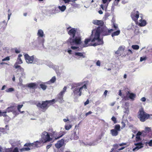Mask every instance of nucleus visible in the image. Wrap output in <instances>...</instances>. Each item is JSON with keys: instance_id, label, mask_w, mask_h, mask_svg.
<instances>
[{"instance_id": "4d7b16f0", "label": "nucleus", "mask_w": 152, "mask_h": 152, "mask_svg": "<svg viewBox=\"0 0 152 152\" xmlns=\"http://www.w3.org/2000/svg\"><path fill=\"white\" fill-rule=\"evenodd\" d=\"M107 92H108V91L106 90H105L104 92V95L105 97H106V96Z\"/></svg>"}, {"instance_id": "052dcab7", "label": "nucleus", "mask_w": 152, "mask_h": 152, "mask_svg": "<svg viewBox=\"0 0 152 152\" xmlns=\"http://www.w3.org/2000/svg\"><path fill=\"white\" fill-rule=\"evenodd\" d=\"M126 145V143H122L119 144V146H121L123 145Z\"/></svg>"}, {"instance_id": "79ce46f5", "label": "nucleus", "mask_w": 152, "mask_h": 152, "mask_svg": "<svg viewBox=\"0 0 152 152\" xmlns=\"http://www.w3.org/2000/svg\"><path fill=\"white\" fill-rule=\"evenodd\" d=\"M147 58L146 57H141L140 58V61L141 62L145 60Z\"/></svg>"}, {"instance_id": "7ed1b4c3", "label": "nucleus", "mask_w": 152, "mask_h": 152, "mask_svg": "<svg viewBox=\"0 0 152 152\" xmlns=\"http://www.w3.org/2000/svg\"><path fill=\"white\" fill-rule=\"evenodd\" d=\"M55 99H53L52 100L46 101L42 102V104L39 103L37 104V107L42 108L43 110H46L51 104L54 103Z\"/></svg>"}, {"instance_id": "5701e85b", "label": "nucleus", "mask_w": 152, "mask_h": 152, "mask_svg": "<svg viewBox=\"0 0 152 152\" xmlns=\"http://www.w3.org/2000/svg\"><path fill=\"white\" fill-rule=\"evenodd\" d=\"M37 146V143L35 142L34 143H26L24 145V146H29L30 147L31 146Z\"/></svg>"}, {"instance_id": "8fccbe9b", "label": "nucleus", "mask_w": 152, "mask_h": 152, "mask_svg": "<svg viewBox=\"0 0 152 152\" xmlns=\"http://www.w3.org/2000/svg\"><path fill=\"white\" fill-rule=\"evenodd\" d=\"M89 103V101L88 99L87 101L84 103V105H86L88 104Z\"/></svg>"}, {"instance_id": "c03bdc74", "label": "nucleus", "mask_w": 152, "mask_h": 152, "mask_svg": "<svg viewBox=\"0 0 152 152\" xmlns=\"http://www.w3.org/2000/svg\"><path fill=\"white\" fill-rule=\"evenodd\" d=\"M121 124L122 125L121 128L122 129L123 128L125 127L126 124L123 121H122V122H121Z\"/></svg>"}, {"instance_id": "cd10ccee", "label": "nucleus", "mask_w": 152, "mask_h": 152, "mask_svg": "<svg viewBox=\"0 0 152 152\" xmlns=\"http://www.w3.org/2000/svg\"><path fill=\"white\" fill-rule=\"evenodd\" d=\"M75 55L80 57H82L83 58L85 57V56H84L82 53L80 52H75Z\"/></svg>"}, {"instance_id": "c85d7f7f", "label": "nucleus", "mask_w": 152, "mask_h": 152, "mask_svg": "<svg viewBox=\"0 0 152 152\" xmlns=\"http://www.w3.org/2000/svg\"><path fill=\"white\" fill-rule=\"evenodd\" d=\"M58 9L62 12H64L66 10V7L65 6L62 5V6H59Z\"/></svg>"}, {"instance_id": "0e129e2a", "label": "nucleus", "mask_w": 152, "mask_h": 152, "mask_svg": "<svg viewBox=\"0 0 152 152\" xmlns=\"http://www.w3.org/2000/svg\"><path fill=\"white\" fill-rule=\"evenodd\" d=\"M113 26L114 28L115 29H117L118 28V26L117 25H116L114 24H113Z\"/></svg>"}, {"instance_id": "412c9836", "label": "nucleus", "mask_w": 152, "mask_h": 152, "mask_svg": "<svg viewBox=\"0 0 152 152\" xmlns=\"http://www.w3.org/2000/svg\"><path fill=\"white\" fill-rule=\"evenodd\" d=\"M18 70H19V71L21 72V73L20 74L21 75L20 76V78H23V77L25 78L26 74H25V72H24V69L23 68V70H21L20 69H19V68H18Z\"/></svg>"}, {"instance_id": "39448f33", "label": "nucleus", "mask_w": 152, "mask_h": 152, "mask_svg": "<svg viewBox=\"0 0 152 152\" xmlns=\"http://www.w3.org/2000/svg\"><path fill=\"white\" fill-rule=\"evenodd\" d=\"M87 86L86 84H85L83 86L81 87L75 88L74 91L73 93L74 95H78L79 96H81L83 91L87 89Z\"/></svg>"}, {"instance_id": "09e8293b", "label": "nucleus", "mask_w": 152, "mask_h": 152, "mask_svg": "<svg viewBox=\"0 0 152 152\" xmlns=\"http://www.w3.org/2000/svg\"><path fill=\"white\" fill-rule=\"evenodd\" d=\"M96 65L97 66H100V62L99 60H98L96 62Z\"/></svg>"}, {"instance_id": "f03ea898", "label": "nucleus", "mask_w": 152, "mask_h": 152, "mask_svg": "<svg viewBox=\"0 0 152 152\" xmlns=\"http://www.w3.org/2000/svg\"><path fill=\"white\" fill-rule=\"evenodd\" d=\"M76 32V31L74 28L71 29L69 31L68 34L71 36V37L67 41L68 45L70 44L72 46L78 45L81 43V41L80 37H75Z\"/></svg>"}, {"instance_id": "7c9ffc66", "label": "nucleus", "mask_w": 152, "mask_h": 152, "mask_svg": "<svg viewBox=\"0 0 152 152\" xmlns=\"http://www.w3.org/2000/svg\"><path fill=\"white\" fill-rule=\"evenodd\" d=\"M15 90L13 88H10L7 89L5 91L7 93H9L14 91Z\"/></svg>"}, {"instance_id": "2eb2a0df", "label": "nucleus", "mask_w": 152, "mask_h": 152, "mask_svg": "<svg viewBox=\"0 0 152 152\" xmlns=\"http://www.w3.org/2000/svg\"><path fill=\"white\" fill-rule=\"evenodd\" d=\"M93 23L96 25L100 26H103L104 23L102 20H94L92 21Z\"/></svg>"}, {"instance_id": "13d9d810", "label": "nucleus", "mask_w": 152, "mask_h": 152, "mask_svg": "<svg viewBox=\"0 0 152 152\" xmlns=\"http://www.w3.org/2000/svg\"><path fill=\"white\" fill-rule=\"evenodd\" d=\"M142 134V133L141 132H139L137 133L136 134V136H140Z\"/></svg>"}, {"instance_id": "58836bf2", "label": "nucleus", "mask_w": 152, "mask_h": 152, "mask_svg": "<svg viewBox=\"0 0 152 152\" xmlns=\"http://www.w3.org/2000/svg\"><path fill=\"white\" fill-rule=\"evenodd\" d=\"M56 80V77H55L54 76L50 80V81L52 83H54Z\"/></svg>"}, {"instance_id": "603ef678", "label": "nucleus", "mask_w": 152, "mask_h": 152, "mask_svg": "<svg viewBox=\"0 0 152 152\" xmlns=\"http://www.w3.org/2000/svg\"><path fill=\"white\" fill-rule=\"evenodd\" d=\"M148 144L149 146H152V140H151L150 141Z\"/></svg>"}, {"instance_id": "a878e982", "label": "nucleus", "mask_w": 152, "mask_h": 152, "mask_svg": "<svg viewBox=\"0 0 152 152\" xmlns=\"http://www.w3.org/2000/svg\"><path fill=\"white\" fill-rule=\"evenodd\" d=\"M120 33V30H118L116 31H115L112 34V36L113 37L114 36H118L119 34Z\"/></svg>"}, {"instance_id": "393cba45", "label": "nucleus", "mask_w": 152, "mask_h": 152, "mask_svg": "<svg viewBox=\"0 0 152 152\" xmlns=\"http://www.w3.org/2000/svg\"><path fill=\"white\" fill-rule=\"evenodd\" d=\"M41 60L37 58H34L33 62L34 64H41Z\"/></svg>"}, {"instance_id": "423d86ee", "label": "nucleus", "mask_w": 152, "mask_h": 152, "mask_svg": "<svg viewBox=\"0 0 152 152\" xmlns=\"http://www.w3.org/2000/svg\"><path fill=\"white\" fill-rule=\"evenodd\" d=\"M42 141L43 143H45L47 142L52 140V139L50 137V135L48 133L44 131L43 132L41 135Z\"/></svg>"}, {"instance_id": "9b49d317", "label": "nucleus", "mask_w": 152, "mask_h": 152, "mask_svg": "<svg viewBox=\"0 0 152 152\" xmlns=\"http://www.w3.org/2000/svg\"><path fill=\"white\" fill-rule=\"evenodd\" d=\"M134 145H135L136 146V147L133 149L132 151H137L143 147V144L141 142L135 143Z\"/></svg>"}, {"instance_id": "a19ab883", "label": "nucleus", "mask_w": 152, "mask_h": 152, "mask_svg": "<svg viewBox=\"0 0 152 152\" xmlns=\"http://www.w3.org/2000/svg\"><path fill=\"white\" fill-rule=\"evenodd\" d=\"M10 60V58L9 57L7 56V57H6L5 58L3 59L2 60V61H9Z\"/></svg>"}, {"instance_id": "f257e3e1", "label": "nucleus", "mask_w": 152, "mask_h": 152, "mask_svg": "<svg viewBox=\"0 0 152 152\" xmlns=\"http://www.w3.org/2000/svg\"><path fill=\"white\" fill-rule=\"evenodd\" d=\"M113 30V29L109 30L106 28H103L102 27H98L92 31L91 36L90 38L85 39V45H84V47H86V45L90 41L92 42H95L92 45L94 46L103 44V42L102 39L100 38V35H102L103 36L108 35Z\"/></svg>"}, {"instance_id": "2f4dec72", "label": "nucleus", "mask_w": 152, "mask_h": 152, "mask_svg": "<svg viewBox=\"0 0 152 152\" xmlns=\"http://www.w3.org/2000/svg\"><path fill=\"white\" fill-rule=\"evenodd\" d=\"M30 150V149L29 148L26 147L24 148L20 149V151L21 152L25 151H29Z\"/></svg>"}, {"instance_id": "e2e57ef3", "label": "nucleus", "mask_w": 152, "mask_h": 152, "mask_svg": "<svg viewBox=\"0 0 152 152\" xmlns=\"http://www.w3.org/2000/svg\"><path fill=\"white\" fill-rule=\"evenodd\" d=\"M1 113H0V114H1L2 115H3V116H6L7 115L6 114V113H5L4 112H2V113L1 112Z\"/></svg>"}, {"instance_id": "473e14b6", "label": "nucleus", "mask_w": 152, "mask_h": 152, "mask_svg": "<svg viewBox=\"0 0 152 152\" xmlns=\"http://www.w3.org/2000/svg\"><path fill=\"white\" fill-rule=\"evenodd\" d=\"M7 149L5 147L2 148L0 146V152H6Z\"/></svg>"}, {"instance_id": "a18cd8bd", "label": "nucleus", "mask_w": 152, "mask_h": 152, "mask_svg": "<svg viewBox=\"0 0 152 152\" xmlns=\"http://www.w3.org/2000/svg\"><path fill=\"white\" fill-rule=\"evenodd\" d=\"M113 146L115 148L117 149L119 147V144H114Z\"/></svg>"}, {"instance_id": "4be33fe9", "label": "nucleus", "mask_w": 152, "mask_h": 152, "mask_svg": "<svg viewBox=\"0 0 152 152\" xmlns=\"http://www.w3.org/2000/svg\"><path fill=\"white\" fill-rule=\"evenodd\" d=\"M71 138L72 139H74V140H77L78 139V137L76 134V132H74V134H72L71 136Z\"/></svg>"}, {"instance_id": "b1692460", "label": "nucleus", "mask_w": 152, "mask_h": 152, "mask_svg": "<svg viewBox=\"0 0 152 152\" xmlns=\"http://www.w3.org/2000/svg\"><path fill=\"white\" fill-rule=\"evenodd\" d=\"M59 12V10H58V8L56 7H55L53 8L52 10V12L53 14H56Z\"/></svg>"}, {"instance_id": "774afa93", "label": "nucleus", "mask_w": 152, "mask_h": 152, "mask_svg": "<svg viewBox=\"0 0 152 152\" xmlns=\"http://www.w3.org/2000/svg\"><path fill=\"white\" fill-rule=\"evenodd\" d=\"M6 87V86L5 85L3 86L2 87V88L1 89V90H4L5 88Z\"/></svg>"}, {"instance_id": "338daca9", "label": "nucleus", "mask_w": 152, "mask_h": 152, "mask_svg": "<svg viewBox=\"0 0 152 152\" xmlns=\"http://www.w3.org/2000/svg\"><path fill=\"white\" fill-rule=\"evenodd\" d=\"M65 2V3H68L69 1H70V0H63Z\"/></svg>"}, {"instance_id": "72a5a7b5", "label": "nucleus", "mask_w": 152, "mask_h": 152, "mask_svg": "<svg viewBox=\"0 0 152 152\" xmlns=\"http://www.w3.org/2000/svg\"><path fill=\"white\" fill-rule=\"evenodd\" d=\"M132 48L134 49L138 50L139 48V46L137 45H133L132 46Z\"/></svg>"}, {"instance_id": "5fc2aeb1", "label": "nucleus", "mask_w": 152, "mask_h": 152, "mask_svg": "<svg viewBox=\"0 0 152 152\" xmlns=\"http://www.w3.org/2000/svg\"><path fill=\"white\" fill-rule=\"evenodd\" d=\"M71 48L73 50H75L77 49L78 47L75 46H72L71 47Z\"/></svg>"}, {"instance_id": "864d4df0", "label": "nucleus", "mask_w": 152, "mask_h": 152, "mask_svg": "<svg viewBox=\"0 0 152 152\" xmlns=\"http://www.w3.org/2000/svg\"><path fill=\"white\" fill-rule=\"evenodd\" d=\"M92 113V112L91 111H90L89 112L87 113L86 114V116H87L88 115L91 114Z\"/></svg>"}, {"instance_id": "c9c22d12", "label": "nucleus", "mask_w": 152, "mask_h": 152, "mask_svg": "<svg viewBox=\"0 0 152 152\" xmlns=\"http://www.w3.org/2000/svg\"><path fill=\"white\" fill-rule=\"evenodd\" d=\"M72 125H66L65 126V128L66 130H69L72 127Z\"/></svg>"}, {"instance_id": "69168bd1", "label": "nucleus", "mask_w": 152, "mask_h": 152, "mask_svg": "<svg viewBox=\"0 0 152 152\" xmlns=\"http://www.w3.org/2000/svg\"><path fill=\"white\" fill-rule=\"evenodd\" d=\"M52 146V144H50L47 146L46 148L47 149H49Z\"/></svg>"}, {"instance_id": "f3484780", "label": "nucleus", "mask_w": 152, "mask_h": 152, "mask_svg": "<svg viewBox=\"0 0 152 152\" xmlns=\"http://www.w3.org/2000/svg\"><path fill=\"white\" fill-rule=\"evenodd\" d=\"M42 40L40 38L38 37L37 39L35 40L34 41V44L35 45H37L38 44H40L42 43Z\"/></svg>"}, {"instance_id": "a211bd4d", "label": "nucleus", "mask_w": 152, "mask_h": 152, "mask_svg": "<svg viewBox=\"0 0 152 152\" xmlns=\"http://www.w3.org/2000/svg\"><path fill=\"white\" fill-rule=\"evenodd\" d=\"M37 35L38 36V37L39 38L43 37L44 36V33L43 30L41 29H39L38 31Z\"/></svg>"}, {"instance_id": "bb28decb", "label": "nucleus", "mask_w": 152, "mask_h": 152, "mask_svg": "<svg viewBox=\"0 0 152 152\" xmlns=\"http://www.w3.org/2000/svg\"><path fill=\"white\" fill-rule=\"evenodd\" d=\"M136 96V95L135 94L133 93H130L129 94V97L131 99L134 100Z\"/></svg>"}, {"instance_id": "aec40b11", "label": "nucleus", "mask_w": 152, "mask_h": 152, "mask_svg": "<svg viewBox=\"0 0 152 152\" xmlns=\"http://www.w3.org/2000/svg\"><path fill=\"white\" fill-rule=\"evenodd\" d=\"M14 109V106H12L9 107H8L6 109V110L4 111L5 113H7V112L10 113L12 112Z\"/></svg>"}, {"instance_id": "6e6d98bb", "label": "nucleus", "mask_w": 152, "mask_h": 152, "mask_svg": "<svg viewBox=\"0 0 152 152\" xmlns=\"http://www.w3.org/2000/svg\"><path fill=\"white\" fill-rule=\"evenodd\" d=\"M23 106V104L18 105V109H20Z\"/></svg>"}, {"instance_id": "6e6552de", "label": "nucleus", "mask_w": 152, "mask_h": 152, "mask_svg": "<svg viewBox=\"0 0 152 152\" xmlns=\"http://www.w3.org/2000/svg\"><path fill=\"white\" fill-rule=\"evenodd\" d=\"M120 126L119 125H116L114 129L110 130V133L113 136H116L118 134V132L120 131Z\"/></svg>"}, {"instance_id": "4c0bfd02", "label": "nucleus", "mask_w": 152, "mask_h": 152, "mask_svg": "<svg viewBox=\"0 0 152 152\" xmlns=\"http://www.w3.org/2000/svg\"><path fill=\"white\" fill-rule=\"evenodd\" d=\"M111 119L113 121L114 124L117 123L116 119L114 116H113Z\"/></svg>"}, {"instance_id": "de8ad7c7", "label": "nucleus", "mask_w": 152, "mask_h": 152, "mask_svg": "<svg viewBox=\"0 0 152 152\" xmlns=\"http://www.w3.org/2000/svg\"><path fill=\"white\" fill-rule=\"evenodd\" d=\"M140 100L141 101H142V102H145L146 101V99L145 97H143Z\"/></svg>"}, {"instance_id": "9d476101", "label": "nucleus", "mask_w": 152, "mask_h": 152, "mask_svg": "<svg viewBox=\"0 0 152 152\" xmlns=\"http://www.w3.org/2000/svg\"><path fill=\"white\" fill-rule=\"evenodd\" d=\"M66 87H64L63 90L57 96V99H58L61 102H62V101L65 92L66 91Z\"/></svg>"}, {"instance_id": "f704fd0d", "label": "nucleus", "mask_w": 152, "mask_h": 152, "mask_svg": "<svg viewBox=\"0 0 152 152\" xmlns=\"http://www.w3.org/2000/svg\"><path fill=\"white\" fill-rule=\"evenodd\" d=\"M151 131V128L146 127L145 128L144 132L145 133H148Z\"/></svg>"}, {"instance_id": "0eeeda50", "label": "nucleus", "mask_w": 152, "mask_h": 152, "mask_svg": "<svg viewBox=\"0 0 152 152\" xmlns=\"http://www.w3.org/2000/svg\"><path fill=\"white\" fill-rule=\"evenodd\" d=\"M22 56L21 54H19L18 56L17 61L14 65V67L16 69L19 68V69H20L23 70V68L20 66L18 65L20 64L23 63V61L21 59V57Z\"/></svg>"}, {"instance_id": "bf43d9fd", "label": "nucleus", "mask_w": 152, "mask_h": 152, "mask_svg": "<svg viewBox=\"0 0 152 152\" xmlns=\"http://www.w3.org/2000/svg\"><path fill=\"white\" fill-rule=\"evenodd\" d=\"M4 130L5 129L6 130H9V129L8 126L7 125H6V126H5V128H4Z\"/></svg>"}, {"instance_id": "ddd939ff", "label": "nucleus", "mask_w": 152, "mask_h": 152, "mask_svg": "<svg viewBox=\"0 0 152 152\" xmlns=\"http://www.w3.org/2000/svg\"><path fill=\"white\" fill-rule=\"evenodd\" d=\"M131 17L132 19L135 22H136L137 20L139 18V12L138 11L136 12V13H132Z\"/></svg>"}, {"instance_id": "f8f14e48", "label": "nucleus", "mask_w": 152, "mask_h": 152, "mask_svg": "<svg viewBox=\"0 0 152 152\" xmlns=\"http://www.w3.org/2000/svg\"><path fill=\"white\" fill-rule=\"evenodd\" d=\"M64 145V140L62 139L61 140L58 141L55 144V146L56 148L59 149L63 146Z\"/></svg>"}, {"instance_id": "dca6fc26", "label": "nucleus", "mask_w": 152, "mask_h": 152, "mask_svg": "<svg viewBox=\"0 0 152 152\" xmlns=\"http://www.w3.org/2000/svg\"><path fill=\"white\" fill-rule=\"evenodd\" d=\"M137 23L140 26H143L146 25V22L145 20L142 19V18H141V19L139 20Z\"/></svg>"}, {"instance_id": "37998d69", "label": "nucleus", "mask_w": 152, "mask_h": 152, "mask_svg": "<svg viewBox=\"0 0 152 152\" xmlns=\"http://www.w3.org/2000/svg\"><path fill=\"white\" fill-rule=\"evenodd\" d=\"M63 135V134H62L58 136H54V137H53L55 138V140H57V139H59V138H60L61 137H62Z\"/></svg>"}, {"instance_id": "4468645a", "label": "nucleus", "mask_w": 152, "mask_h": 152, "mask_svg": "<svg viewBox=\"0 0 152 152\" xmlns=\"http://www.w3.org/2000/svg\"><path fill=\"white\" fill-rule=\"evenodd\" d=\"M125 47L124 46H121L120 47L118 50L115 52L116 54L121 55V54L122 53L125 49Z\"/></svg>"}, {"instance_id": "c756f323", "label": "nucleus", "mask_w": 152, "mask_h": 152, "mask_svg": "<svg viewBox=\"0 0 152 152\" xmlns=\"http://www.w3.org/2000/svg\"><path fill=\"white\" fill-rule=\"evenodd\" d=\"M41 88L43 90H45L47 88V86L45 85L44 84H41L39 85Z\"/></svg>"}, {"instance_id": "ea45409f", "label": "nucleus", "mask_w": 152, "mask_h": 152, "mask_svg": "<svg viewBox=\"0 0 152 152\" xmlns=\"http://www.w3.org/2000/svg\"><path fill=\"white\" fill-rule=\"evenodd\" d=\"M141 139L140 138V136H136V141L137 142H139L141 141Z\"/></svg>"}, {"instance_id": "20e7f679", "label": "nucleus", "mask_w": 152, "mask_h": 152, "mask_svg": "<svg viewBox=\"0 0 152 152\" xmlns=\"http://www.w3.org/2000/svg\"><path fill=\"white\" fill-rule=\"evenodd\" d=\"M149 117V115L145 112L142 109H140L138 113V117L141 121L144 122Z\"/></svg>"}, {"instance_id": "49530a36", "label": "nucleus", "mask_w": 152, "mask_h": 152, "mask_svg": "<svg viewBox=\"0 0 152 152\" xmlns=\"http://www.w3.org/2000/svg\"><path fill=\"white\" fill-rule=\"evenodd\" d=\"M49 66L50 67H51V68H52L54 69H55V67L56 66H54L53 64L52 63H51L50 65H49Z\"/></svg>"}, {"instance_id": "1a4fd4ad", "label": "nucleus", "mask_w": 152, "mask_h": 152, "mask_svg": "<svg viewBox=\"0 0 152 152\" xmlns=\"http://www.w3.org/2000/svg\"><path fill=\"white\" fill-rule=\"evenodd\" d=\"M25 59L26 63L28 64H32L33 63L34 60V56H29L27 54H24Z\"/></svg>"}, {"instance_id": "680f3d73", "label": "nucleus", "mask_w": 152, "mask_h": 152, "mask_svg": "<svg viewBox=\"0 0 152 152\" xmlns=\"http://www.w3.org/2000/svg\"><path fill=\"white\" fill-rule=\"evenodd\" d=\"M15 52L16 53H19L20 52V50L16 49L15 50Z\"/></svg>"}, {"instance_id": "3c124183", "label": "nucleus", "mask_w": 152, "mask_h": 152, "mask_svg": "<svg viewBox=\"0 0 152 152\" xmlns=\"http://www.w3.org/2000/svg\"><path fill=\"white\" fill-rule=\"evenodd\" d=\"M12 15L11 13H9L8 15V20H9L10 19V16Z\"/></svg>"}, {"instance_id": "e433bc0d", "label": "nucleus", "mask_w": 152, "mask_h": 152, "mask_svg": "<svg viewBox=\"0 0 152 152\" xmlns=\"http://www.w3.org/2000/svg\"><path fill=\"white\" fill-rule=\"evenodd\" d=\"M12 152H19L18 149L17 147H16L14 149L12 148Z\"/></svg>"}, {"instance_id": "6ab92c4d", "label": "nucleus", "mask_w": 152, "mask_h": 152, "mask_svg": "<svg viewBox=\"0 0 152 152\" xmlns=\"http://www.w3.org/2000/svg\"><path fill=\"white\" fill-rule=\"evenodd\" d=\"M37 85V84L36 83H32L27 84L28 87L33 88H36Z\"/></svg>"}]
</instances>
